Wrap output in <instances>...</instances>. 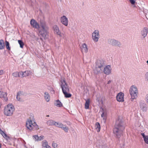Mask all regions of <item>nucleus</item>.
Masks as SVG:
<instances>
[{
  "label": "nucleus",
  "mask_w": 148,
  "mask_h": 148,
  "mask_svg": "<svg viewBox=\"0 0 148 148\" xmlns=\"http://www.w3.org/2000/svg\"><path fill=\"white\" fill-rule=\"evenodd\" d=\"M125 128V127L122 120L119 118L116 122L115 127L113 130L114 133L116 138H120L121 137Z\"/></svg>",
  "instance_id": "nucleus-1"
},
{
  "label": "nucleus",
  "mask_w": 148,
  "mask_h": 148,
  "mask_svg": "<svg viewBox=\"0 0 148 148\" xmlns=\"http://www.w3.org/2000/svg\"><path fill=\"white\" fill-rule=\"evenodd\" d=\"M40 27L38 29H39V32L42 38H40L41 40L42 39L47 38L48 36L49 27L45 21L43 20H40Z\"/></svg>",
  "instance_id": "nucleus-2"
},
{
  "label": "nucleus",
  "mask_w": 148,
  "mask_h": 148,
  "mask_svg": "<svg viewBox=\"0 0 148 148\" xmlns=\"http://www.w3.org/2000/svg\"><path fill=\"white\" fill-rule=\"evenodd\" d=\"M26 126L27 129L30 130H36L39 129L38 126L35 121L33 115H31L29 118L27 120Z\"/></svg>",
  "instance_id": "nucleus-3"
},
{
  "label": "nucleus",
  "mask_w": 148,
  "mask_h": 148,
  "mask_svg": "<svg viewBox=\"0 0 148 148\" xmlns=\"http://www.w3.org/2000/svg\"><path fill=\"white\" fill-rule=\"evenodd\" d=\"M14 110V106L12 104L9 103L4 107V114L6 116H11L13 114Z\"/></svg>",
  "instance_id": "nucleus-4"
},
{
  "label": "nucleus",
  "mask_w": 148,
  "mask_h": 148,
  "mask_svg": "<svg viewBox=\"0 0 148 148\" xmlns=\"http://www.w3.org/2000/svg\"><path fill=\"white\" fill-rule=\"evenodd\" d=\"M129 92L131 97V100L136 99L138 97V93L137 87L134 85L132 86L130 89Z\"/></svg>",
  "instance_id": "nucleus-5"
},
{
  "label": "nucleus",
  "mask_w": 148,
  "mask_h": 148,
  "mask_svg": "<svg viewBox=\"0 0 148 148\" xmlns=\"http://www.w3.org/2000/svg\"><path fill=\"white\" fill-rule=\"evenodd\" d=\"M105 64L103 61L97 60L96 63V65L95 72L96 73H100L103 69Z\"/></svg>",
  "instance_id": "nucleus-6"
},
{
  "label": "nucleus",
  "mask_w": 148,
  "mask_h": 148,
  "mask_svg": "<svg viewBox=\"0 0 148 148\" xmlns=\"http://www.w3.org/2000/svg\"><path fill=\"white\" fill-rule=\"evenodd\" d=\"M108 42L111 45L115 47H120L121 45L119 41L113 39H108Z\"/></svg>",
  "instance_id": "nucleus-7"
},
{
  "label": "nucleus",
  "mask_w": 148,
  "mask_h": 148,
  "mask_svg": "<svg viewBox=\"0 0 148 148\" xmlns=\"http://www.w3.org/2000/svg\"><path fill=\"white\" fill-rule=\"evenodd\" d=\"M92 38L94 42H98L100 37L99 31L97 30H94L92 34Z\"/></svg>",
  "instance_id": "nucleus-8"
},
{
  "label": "nucleus",
  "mask_w": 148,
  "mask_h": 148,
  "mask_svg": "<svg viewBox=\"0 0 148 148\" xmlns=\"http://www.w3.org/2000/svg\"><path fill=\"white\" fill-rule=\"evenodd\" d=\"M54 34L58 35L60 37H63L64 38L65 36L63 33H61L60 32L59 27L56 25H54L53 27Z\"/></svg>",
  "instance_id": "nucleus-9"
},
{
  "label": "nucleus",
  "mask_w": 148,
  "mask_h": 148,
  "mask_svg": "<svg viewBox=\"0 0 148 148\" xmlns=\"http://www.w3.org/2000/svg\"><path fill=\"white\" fill-rule=\"evenodd\" d=\"M61 86L63 93L69 92V87L64 80L62 81Z\"/></svg>",
  "instance_id": "nucleus-10"
},
{
  "label": "nucleus",
  "mask_w": 148,
  "mask_h": 148,
  "mask_svg": "<svg viewBox=\"0 0 148 148\" xmlns=\"http://www.w3.org/2000/svg\"><path fill=\"white\" fill-rule=\"evenodd\" d=\"M61 22L64 25L67 26L68 25V19L65 16H62L60 18Z\"/></svg>",
  "instance_id": "nucleus-11"
},
{
  "label": "nucleus",
  "mask_w": 148,
  "mask_h": 148,
  "mask_svg": "<svg viewBox=\"0 0 148 148\" xmlns=\"http://www.w3.org/2000/svg\"><path fill=\"white\" fill-rule=\"evenodd\" d=\"M104 73L106 75H108L111 73V68L110 65H107L104 69Z\"/></svg>",
  "instance_id": "nucleus-12"
},
{
  "label": "nucleus",
  "mask_w": 148,
  "mask_h": 148,
  "mask_svg": "<svg viewBox=\"0 0 148 148\" xmlns=\"http://www.w3.org/2000/svg\"><path fill=\"white\" fill-rule=\"evenodd\" d=\"M124 94L122 92L119 93L117 95L116 98L117 100L118 101H123L124 99Z\"/></svg>",
  "instance_id": "nucleus-13"
},
{
  "label": "nucleus",
  "mask_w": 148,
  "mask_h": 148,
  "mask_svg": "<svg viewBox=\"0 0 148 148\" xmlns=\"http://www.w3.org/2000/svg\"><path fill=\"white\" fill-rule=\"evenodd\" d=\"M30 24L34 28L38 29L40 27L39 25L34 19H32L30 21Z\"/></svg>",
  "instance_id": "nucleus-14"
},
{
  "label": "nucleus",
  "mask_w": 148,
  "mask_h": 148,
  "mask_svg": "<svg viewBox=\"0 0 148 148\" xmlns=\"http://www.w3.org/2000/svg\"><path fill=\"white\" fill-rule=\"evenodd\" d=\"M20 77L22 78L25 77L30 75H31V72L30 71H27L23 72H20Z\"/></svg>",
  "instance_id": "nucleus-15"
},
{
  "label": "nucleus",
  "mask_w": 148,
  "mask_h": 148,
  "mask_svg": "<svg viewBox=\"0 0 148 148\" xmlns=\"http://www.w3.org/2000/svg\"><path fill=\"white\" fill-rule=\"evenodd\" d=\"M7 95V93L6 92L0 91V98H3L4 101L6 102L8 100Z\"/></svg>",
  "instance_id": "nucleus-16"
},
{
  "label": "nucleus",
  "mask_w": 148,
  "mask_h": 148,
  "mask_svg": "<svg viewBox=\"0 0 148 148\" xmlns=\"http://www.w3.org/2000/svg\"><path fill=\"white\" fill-rule=\"evenodd\" d=\"M148 33V29L146 27H144L141 32V34L143 37L145 38Z\"/></svg>",
  "instance_id": "nucleus-17"
},
{
  "label": "nucleus",
  "mask_w": 148,
  "mask_h": 148,
  "mask_svg": "<svg viewBox=\"0 0 148 148\" xmlns=\"http://www.w3.org/2000/svg\"><path fill=\"white\" fill-rule=\"evenodd\" d=\"M82 52L83 53H86L88 51L87 45L85 43L82 44V46L80 47Z\"/></svg>",
  "instance_id": "nucleus-18"
},
{
  "label": "nucleus",
  "mask_w": 148,
  "mask_h": 148,
  "mask_svg": "<svg viewBox=\"0 0 148 148\" xmlns=\"http://www.w3.org/2000/svg\"><path fill=\"white\" fill-rule=\"evenodd\" d=\"M42 148H51V147L48 145V142L46 140L42 141Z\"/></svg>",
  "instance_id": "nucleus-19"
},
{
  "label": "nucleus",
  "mask_w": 148,
  "mask_h": 148,
  "mask_svg": "<svg viewBox=\"0 0 148 148\" xmlns=\"http://www.w3.org/2000/svg\"><path fill=\"white\" fill-rule=\"evenodd\" d=\"M44 97L46 101L49 102L50 99V97L49 94L47 92H45L44 93Z\"/></svg>",
  "instance_id": "nucleus-20"
},
{
  "label": "nucleus",
  "mask_w": 148,
  "mask_h": 148,
  "mask_svg": "<svg viewBox=\"0 0 148 148\" xmlns=\"http://www.w3.org/2000/svg\"><path fill=\"white\" fill-rule=\"evenodd\" d=\"M54 105L56 106L59 107H61L62 106V103L59 100H58L56 101Z\"/></svg>",
  "instance_id": "nucleus-21"
},
{
  "label": "nucleus",
  "mask_w": 148,
  "mask_h": 148,
  "mask_svg": "<svg viewBox=\"0 0 148 148\" xmlns=\"http://www.w3.org/2000/svg\"><path fill=\"white\" fill-rule=\"evenodd\" d=\"M22 95V92L21 91H19L17 93L16 96V99L17 100L19 101H21L22 99H21V97Z\"/></svg>",
  "instance_id": "nucleus-22"
},
{
  "label": "nucleus",
  "mask_w": 148,
  "mask_h": 148,
  "mask_svg": "<svg viewBox=\"0 0 148 148\" xmlns=\"http://www.w3.org/2000/svg\"><path fill=\"white\" fill-rule=\"evenodd\" d=\"M5 46L4 41L2 39L0 40V49L2 50L5 48Z\"/></svg>",
  "instance_id": "nucleus-23"
},
{
  "label": "nucleus",
  "mask_w": 148,
  "mask_h": 148,
  "mask_svg": "<svg viewBox=\"0 0 148 148\" xmlns=\"http://www.w3.org/2000/svg\"><path fill=\"white\" fill-rule=\"evenodd\" d=\"M140 108L143 112H146L147 110V107L145 104H141L140 105Z\"/></svg>",
  "instance_id": "nucleus-24"
},
{
  "label": "nucleus",
  "mask_w": 148,
  "mask_h": 148,
  "mask_svg": "<svg viewBox=\"0 0 148 148\" xmlns=\"http://www.w3.org/2000/svg\"><path fill=\"white\" fill-rule=\"evenodd\" d=\"M0 133L3 136L4 138H6V139H8L9 138V136H8L6 135V134L1 130L0 128Z\"/></svg>",
  "instance_id": "nucleus-25"
},
{
  "label": "nucleus",
  "mask_w": 148,
  "mask_h": 148,
  "mask_svg": "<svg viewBox=\"0 0 148 148\" xmlns=\"http://www.w3.org/2000/svg\"><path fill=\"white\" fill-rule=\"evenodd\" d=\"M54 125L60 128H62L63 127L64 125L60 123L56 122H55Z\"/></svg>",
  "instance_id": "nucleus-26"
},
{
  "label": "nucleus",
  "mask_w": 148,
  "mask_h": 148,
  "mask_svg": "<svg viewBox=\"0 0 148 148\" xmlns=\"http://www.w3.org/2000/svg\"><path fill=\"white\" fill-rule=\"evenodd\" d=\"M56 121H55L52 120H50L47 121V123L48 125H54V123Z\"/></svg>",
  "instance_id": "nucleus-27"
},
{
  "label": "nucleus",
  "mask_w": 148,
  "mask_h": 148,
  "mask_svg": "<svg viewBox=\"0 0 148 148\" xmlns=\"http://www.w3.org/2000/svg\"><path fill=\"white\" fill-rule=\"evenodd\" d=\"M95 128L97 129V132L100 131V126L99 123L97 122L95 125Z\"/></svg>",
  "instance_id": "nucleus-28"
},
{
  "label": "nucleus",
  "mask_w": 148,
  "mask_h": 148,
  "mask_svg": "<svg viewBox=\"0 0 148 148\" xmlns=\"http://www.w3.org/2000/svg\"><path fill=\"white\" fill-rule=\"evenodd\" d=\"M90 103V100L88 99L86 100L85 104V107L86 109H88L89 108V105Z\"/></svg>",
  "instance_id": "nucleus-29"
},
{
  "label": "nucleus",
  "mask_w": 148,
  "mask_h": 148,
  "mask_svg": "<svg viewBox=\"0 0 148 148\" xmlns=\"http://www.w3.org/2000/svg\"><path fill=\"white\" fill-rule=\"evenodd\" d=\"M45 138L43 136L41 135L39 137L38 135H36L33 136L32 138L33 139H43Z\"/></svg>",
  "instance_id": "nucleus-30"
},
{
  "label": "nucleus",
  "mask_w": 148,
  "mask_h": 148,
  "mask_svg": "<svg viewBox=\"0 0 148 148\" xmlns=\"http://www.w3.org/2000/svg\"><path fill=\"white\" fill-rule=\"evenodd\" d=\"M12 75L15 77H20V72H16L13 73L12 74Z\"/></svg>",
  "instance_id": "nucleus-31"
},
{
  "label": "nucleus",
  "mask_w": 148,
  "mask_h": 148,
  "mask_svg": "<svg viewBox=\"0 0 148 148\" xmlns=\"http://www.w3.org/2000/svg\"><path fill=\"white\" fill-rule=\"evenodd\" d=\"M69 92H66L63 93L64 94L65 97L66 98H69L71 96V95L70 93H68Z\"/></svg>",
  "instance_id": "nucleus-32"
},
{
  "label": "nucleus",
  "mask_w": 148,
  "mask_h": 148,
  "mask_svg": "<svg viewBox=\"0 0 148 148\" xmlns=\"http://www.w3.org/2000/svg\"><path fill=\"white\" fill-rule=\"evenodd\" d=\"M18 42L19 44L20 45V47L22 48H23L24 45V43L21 40H18Z\"/></svg>",
  "instance_id": "nucleus-33"
},
{
  "label": "nucleus",
  "mask_w": 148,
  "mask_h": 148,
  "mask_svg": "<svg viewBox=\"0 0 148 148\" xmlns=\"http://www.w3.org/2000/svg\"><path fill=\"white\" fill-rule=\"evenodd\" d=\"M65 132H67L68 131L69 128L68 127H66L65 125H64L63 127L62 128Z\"/></svg>",
  "instance_id": "nucleus-34"
},
{
  "label": "nucleus",
  "mask_w": 148,
  "mask_h": 148,
  "mask_svg": "<svg viewBox=\"0 0 148 148\" xmlns=\"http://www.w3.org/2000/svg\"><path fill=\"white\" fill-rule=\"evenodd\" d=\"M5 46L6 48L8 50H10V48L9 47V43L7 41H5Z\"/></svg>",
  "instance_id": "nucleus-35"
},
{
  "label": "nucleus",
  "mask_w": 148,
  "mask_h": 148,
  "mask_svg": "<svg viewBox=\"0 0 148 148\" xmlns=\"http://www.w3.org/2000/svg\"><path fill=\"white\" fill-rule=\"evenodd\" d=\"M52 147L54 148H58V144L53 142L52 144Z\"/></svg>",
  "instance_id": "nucleus-36"
},
{
  "label": "nucleus",
  "mask_w": 148,
  "mask_h": 148,
  "mask_svg": "<svg viewBox=\"0 0 148 148\" xmlns=\"http://www.w3.org/2000/svg\"><path fill=\"white\" fill-rule=\"evenodd\" d=\"M141 135L143 136V139H148V136H146L144 133H141Z\"/></svg>",
  "instance_id": "nucleus-37"
},
{
  "label": "nucleus",
  "mask_w": 148,
  "mask_h": 148,
  "mask_svg": "<svg viewBox=\"0 0 148 148\" xmlns=\"http://www.w3.org/2000/svg\"><path fill=\"white\" fill-rule=\"evenodd\" d=\"M145 79L146 81H148V71L145 74Z\"/></svg>",
  "instance_id": "nucleus-38"
},
{
  "label": "nucleus",
  "mask_w": 148,
  "mask_h": 148,
  "mask_svg": "<svg viewBox=\"0 0 148 148\" xmlns=\"http://www.w3.org/2000/svg\"><path fill=\"white\" fill-rule=\"evenodd\" d=\"M102 113L101 114V116L102 118H103V119H104L105 118V114H104V112L103 111H102Z\"/></svg>",
  "instance_id": "nucleus-39"
},
{
  "label": "nucleus",
  "mask_w": 148,
  "mask_h": 148,
  "mask_svg": "<svg viewBox=\"0 0 148 148\" xmlns=\"http://www.w3.org/2000/svg\"><path fill=\"white\" fill-rule=\"evenodd\" d=\"M99 146H101L102 148H108L107 147L106 144H104V145H102V144H99Z\"/></svg>",
  "instance_id": "nucleus-40"
},
{
  "label": "nucleus",
  "mask_w": 148,
  "mask_h": 148,
  "mask_svg": "<svg viewBox=\"0 0 148 148\" xmlns=\"http://www.w3.org/2000/svg\"><path fill=\"white\" fill-rule=\"evenodd\" d=\"M145 100L147 103L148 104V94L146 96Z\"/></svg>",
  "instance_id": "nucleus-41"
},
{
  "label": "nucleus",
  "mask_w": 148,
  "mask_h": 148,
  "mask_svg": "<svg viewBox=\"0 0 148 148\" xmlns=\"http://www.w3.org/2000/svg\"><path fill=\"white\" fill-rule=\"evenodd\" d=\"M130 2L132 4H134L135 2V0H129Z\"/></svg>",
  "instance_id": "nucleus-42"
},
{
  "label": "nucleus",
  "mask_w": 148,
  "mask_h": 148,
  "mask_svg": "<svg viewBox=\"0 0 148 148\" xmlns=\"http://www.w3.org/2000/svg\"><path fill=\"white\" fill-rule=\"evenodd\" d=\"M144 140L146 143L148 144V139H144Z\"/></svg>",
  "instance_id": "nucleus-43"
},
{
  "label": "nucleus",
  "mask_w": 148,
  "mask_h": 148,
  "mask_svg": "<svg viewBox=\"0 0 148 148\" xmlns=\"http://www.w3.org/2000/svg\"><path fill=\"white\" fill-rule=\"evenodd\" d=\"M3 74V70L0 71V75H2Z\"/></svg>",
  "instance_id": "nucleus-44"
},
{
  "label": "nucleus",
  "mask_w": 148,
  "mask_h": 148,
  "mask_svg": "<svg viewBox=\"0 0 148 148\" xmlns=\"http://www.w3.org/2000/svg\"><path fill=\"white\" fill-rule=\"evenodd\" d=\"M111 81H112L111 80H109L107 84H110L111 82Z\"/></svg>",
  "instance_id": "nucleus-45"
},
{
  "label": "nucleus",
  "mask_w": 148,
  "mask_h": 148,
  "mask_svg": "<svg viewBox=\"0 0 148 148\" xmlns=\"http://www.w3.org/2000/svg\"><path fill=\"white\" fill-rule=\"evenodd\" d=\"M42 139H36V141H39V140H41Z\"/></svg>",
  "instance_id": "nucleus-46"
},
{
  "label": "nucleus",
  "mask_w": 148,
  "mask_h": 148,
  "mask_svg": "<svg viewBox=\"0 0 148 148\" xmlns=\"http://www.w3.org/2000/svg\"><path fill=\"white\" fill-rule=\"evenodd\" d=\"M1 144L0 143V148H1Z\"/></svg>",
  "instance_id": "nucleus-47"
},
{
  "label": "nucleus",
  "mask_w": 148,
  "mask_h": 148,
  "mask_svg": "<svg viewBox=\"0 0 148 148\" xmlns=\"http://www.w3.org/2000/svg\"><path fill=\"white\" fill-rule=\"evenodd\" d=\"M146 62L147 63V64H148V60Z\"/></svg>",
  "instance_id": "nucleus-48"
}]
</instances>
